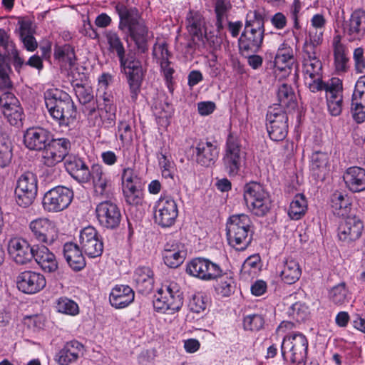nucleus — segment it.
Instances as JSON below:
<instances>
[{"label": "nucleus", "mask_w": 365, "mask_h": 365, "mask_svg": "<svg viewBox=\"0 0 365 365\" xmlns=\"http://www.w3.org/2000/svg\"><path fill=\"white\" fill-rule=\"evenodd\" d=\"M135 298V292L128 285L115 286L109 295V301L112 307L123 309L130 304Z\"/></svg>", "instance_id": "473e14b6"}, {"label": "nucleus", "mask_w": 365, "mask_h": 365, "mask_svg": "<svg viewBox=\"0 0 365 365\" xmlns=\"http://www.w3.org/2000/svg\"><path fill=\"white\" fill-rule=\"evenodd\" d=\"M329 157L327 153L314 152L310 157V170L316 178H324L329 168Z\"/></svg>", "instance_id": "58836bf2"}, {"label": "nucleus", "mask_w": 365, "mask_h": 365, "mask_svg": "<svg viewBox=\"0 0 365 365\" xmlns=\"http://www.w3.org/2000/svg\"><path fill=\"white\" fill-rule=\"evenodd\" d=\"M308 341L300 332L287 334L281 344V354L285 363L296 364L306 361L307 358Z\"/></svg>", "instance_id": "6e6552de"}, {"label": "nucleus", "mask_w": 365, "mask_h": 365, "mask_svg": "<svg viewBox=\"0 0 365 365\" xmlns=\"http://www.w3.org/2000/svg\"><path fill=\"white\" fill-rule=\"evenodd\" d=\"M178 215L175 200L168 195L161 196L154 206L155 222L163 227L172 226Z\"/></svg>", "instance_id": "dca6fc26"}, {"label": "nucleus", "mask_w": 365, "mask_h": 365, "mask_svg": "<svg viewBox=\"0 0 365 365\" xmlns=\"http://www.w3.org/2000/svg\"><path fill=\"white\" fill-rule=\"evenodd\" d=\"M307 210V201L303 194H297L290 203L288 215L293 220L301 219Z\"/></svg>", "instance_id": "c03bdc74"}, {"label": "nucleus", "mask_w": 365, "mask_h": 365, "mask_svg": "<svg viewBox=\"0 0 365 365\" xmlns=\"http://www.w3.org/2000/svg\"><path fill=\"white\" fill-rule=\"evenodd\" d=\"M14 43L9 40L7 34L0 29V88H6L11 86L9 72L11 68L6 61V53Z\"/></svg>", "instance_id": "7c9ffc66"}, {"label": "nucleus", "mask_w": 365, "mask_h": 365, "mask_svg": "<svg viewBox=\"0 0 365 365\" xmlns=\"http://www.w3.org/2000/svg\"><path fill=\"white\" fill-rule=\"evenodd\" d=\"M13 83L11 81V86L6 88H1V94L0 95V108L1 109L5 108H9L11 106L19 104V99L16 97L13 93Z\"/></svg>", "instance_id": "13d9d810"}, {"label": "nucleus", "mask_w": 365, "mask_h": 365, "mask_svg": "<svg viewBox=\"0 0 365 365\" xmlns=\"http://www.w3.org/2000/svg\"><path fill=\"white\" fill-rule=\"evenodd\" d=\"M116 107L114 103V95L112 91L97 92V99L93 106Z\"/></svg>", "instance_id": "69168bd1"}, {"label": "nucleus", "mask_w": 365, "mask_h": 365, "mask_svg": "<svg viewBox=\"0 0 365 365\" xmlns=\"http://www.w3.org/2000/svg\"><path fill=\"white\" fill-rule=\"evenodd\" d=\"M243 197L248 210L257 216H264L270 210L272 202L269 193L256 182H250L243 187Z\"/></svg>", "instance_id": "0eeeda50"}, {"label": "nucleus", "mask_w": 365, "mask_h": 365, "mask_svg": "<svg viewBox=\"0 0 365 365\" xmlns=\"http://www.w3.org/2000/svg\"><path fill=\"white\" fill-rule=\"evenodd\" d=\"M8 122L14 126H20L24 118V111L21 104L1 109Z\"/></svg>", "instance_id": "8fccbe9b"}, {"label": "nucleus", "mask_w": 365, "mask_h": 365, "mask_svg": "<svg viewBox=\"0 0 365 365\" xmlns=\"http://www.w3.org/2000/svg\"><path fill=\"white\" fill-rule=\"evenodd\" d=\"M113 4L120 18L119 28L128 31L140 52H146L148 48L147 45L148 28L142 19L138 9L129 6L128 0L113 3Z\"/></svg>", "instance_id": "f257e3e1"}, {"label": "nucleus", "mask_w": 365, "mask_h": 365, "mask_svg": "<svg viewBox=\"0 0 365 365\" xmlns=\"http://www.w3.org/2000/svg\"><path fill=\"white\" fill-rule=\"evenodd\" d=\"M346 187L352 192L365 190V169L353 166L349 168L343 176Z\"/></svg>", "instance_id": "72a5a7b5"}, {"label": "nucleus", "mask_w": 365, "mask_h": 365, "mask_svg": "<svg viewBox=\"0 0 365 365\" xmlns=\"http://www.w3.org/2000/svg\"><path fill=\"white\" fill-rule=\"evenodd\" d=\"M123 194L125 202L129 205H137L143 200V191L138 183L122 186Z\"/></svg>", "instance_id": "de8ad7c7"}, {"label": "nucleus", "mask_w": 365, "mask_h": 365, "mask_svg": "<svg viewBox=\"0 0 365 365\" xmlns=\"http://www.w3.org/2000/svg\"><path fill=\"white\" fill-rule=\"evenodd\" d=\"M361 24V17L359 14L358 12H354L344 28L345 32L349 36V41H354L359 38Z\"/></svg>", "instance_id": "864d4df0"}, {"label": "nucleus", "mask_w": 365, "mask_h": 365, "mask_svg": "<svg viewBox=\"0 0 365 365\" xmlns=\"http://www.w3.org/2000/svg\"><path fill=\"white\" fill-rule=\"evenodd\" d=\"M96 217L99 224L105 228L113 230L118 227L121 220V212L118 205L110 201L105 200L96 206Z\"/></svg>", "instance_id": "6ab92c4d"}, {"label": "nucleus", "mask_w": 365, "mask_h": 365, "mask_svg": "<svg viewBox=\"0 0 365 365\" xmlns=\"http://www.w3.org/2000/svg\"><path fill=\"white\" fill-rule=\"evenodd\" d=\"M329 300L336 306H344L351 299V294L345 283H339L332 287L328 292Z\"/></svg>", "instance_id": "79ce46f5"}, {"label": "nucleus", "mask_w": 365, "mask_h": 365, "mask_svg": "<svg viewBox=\"0 0 365 365\" xmlns=\"http://www.w3.org/2000/svg\"><path fill=\"white\" fill-rule=\"evenodd\" d=\"M131 123L127 120H120L118 125V134L122 143H129L133 140Z\"/></svg>", "instance_id": "680f3d73"}, {"label": "nucleus", "mask_w": 365, "mask_h": 365, "mask_svg": "<svg viewBox=\"0 0 365 365\" xmlns=\"http://www.w3.org/2000/svg\"><path fill=\"white\" fill-rule=\"evenodd\" d=\"M192 149L193 158L201 166L212 167L218 159L220 148L216 142L200 140Z\"/></svg>", "instance_id": "412c9836"}, {"label": "nucleus", "mask_w": 365, "mask_h": 365, "mask_svg": "<svg viewBox=\"0 0 365 365\" xmlns=\"http://www.w3.org/2000/svg\"><path fill=\"white\" fill-rule=\"evenodd\" d=\"M71 148V142L65 138H52L41 150V161L47 167H54L65 160Z\"/></svg>", "instance_id": "ddd939ff"}, {"label": "nucleus", "mask_w": 365, "mask_h": 365, "mask_svg": "<svg viewBox=\"0 0 365 365\" xmlns=\"http://www.w3.org/2000/svg\"><path fill=\"white\" fill-rule=\"evenodd\" d=\"M12 143L9 135L0 133V168L7 167L12 159Z\"/></svg>", "instance_id": "a18cd8bd"}, {"label": "nucleus", "mask_w": 365, "mask_h": 365, "mask_svg": "<svg viewBox=\"0 0 365 365\" xmlns=\"http://www.w3.org/2000/svg\"><path fill=\"white\" fill-rule=\"evenodd\" d=\"M230 7L228 0H216L215 13L217 16L216 26L220 31L223 28V23L226 16V14Z\"/></svg>", "instance_id": "bf43d9fd"}, {"label": "nucleus", "mask_w": 365, "mask_h": 365, "mask_svg": "<svg viewBox=\"0 0 365 365\" xmlns=\"http://www.w3.org/2000/svg\"><path fill=\"white\" fill-rule=\"evenodd\" d=\"M63 255L69 266L74 270H81L86 262L83 255L82 249L73 242H67L63 245Z\"/></svg>", "instance_id": "c9c22d12"}, {"label": "nucleus", "mask_w": 365, "mask_h": 365, "mask_svg": "<svg viewBox=\"0 0 365 365\" xmlns=\"http://www.w3.org/2000/svg\"><path fill=\"white\" fill-rule=\"evenodd\" d=\"M84 347L78 341L73 340L67 342L59 350L55 356V361L59 365H69L76 362L83 354Z\"/></svg>", "instance_id": "2f4dec72"}, {"label": "nucleus", "mask_w": 365, "mask_h": 365, "mask_svg": "<svg viewBox=\"0 0 365 365\" xmlns=\"http://www.w3.org/2000/svg\"><path fill=\"white\" fill-rule=\"evenodd\" d=\"M264 324V318L259 314L247 315L243 320L245 329L250 331H258L262 328Z\"/></svg>", "instance_id": "e2e57ef3"}, {"label": "nucleus", "mask_w": 365, "mask_h": 365, "mask_svg": "<svg viewBox=\"0 0 365 365\" xmlns=\"http://www.w3.org/2000/svg\"><path fill=\"white\" fill-rule=\"evenodd\" d=\"M73 197V191L64 186H56L47 191L43 197V207L48 212H58L66 209Z\"/></svg>", "instance_id": "f8f14e48"}, {"label": "nucleus", "mask_w": 365, "mask_h": 365, "mask_svg": "<svg viewBox=\"0 0 365 365\" xmlns=\"http://www.w3.org/2000/svg\"><path fill=\"white\" fill-rule=\"evenodd\" d=\"M66 170L77 182L87 183L91 180V169L80 157L67 154L64 160Z\"/></svg>", "instance_id": "bb28decb"}, {"label": "nucleus", "mask_w": 365, "mask_h": 365, "mask_svg": "<svg viewBox=\"0 0 365 365\" xmlns=\"http://www.w3.org/2000/svg\"><path fill=\"white\" fill-rule=\"evenodd\" d=\"M186 272L190 276L205 281L215 280L222 274V269L219 264L202 257L190 260L187 264Z\"/></svg>", "instance_id": "4468645a"}, {"label": "nucleus", "mask_w": 365, "mask_h": 365, "mask_svg": "<svg viewBox=\"0 0 365 365\" xmlns=\"http://www.w3.org/2000/svg\"><path fill=\"white\" fill-rule=\"evenodd\" d=\"M36 246L31 247L24 238L14 237L9 241L8 252L16 264H25L34 258Z\"/></svg>", "instance_id": "393cba45"}, {"label": "nucleus", "mask_w": 365, "mask_h": 365, "mask_svg": "<svg viewBox=\"0 0 365 365\" xmlns=\"http://www.w3.org/2000/svg\"><path fill=\"white\" fill-rule=\"evenodd\" d=\"M183 304L182 293L179 284L174 282H166L158 290L153 300V307L158 312L173 314Z\"/></svg>", "instance_id": "423d86ee"}, {"label": "nucleus", "mask_w": 365, "mask_h": 365, "mask_svg": "<svg viewBox=\"0 0 365 365\" xmlns=\"http://www.w3.org/2000/svg\"><path fill=\"white\" fill-rule=\"evenodd\" d=\"M185 252L180 248L177 243H167L163 252L165 264L171 268L180 266L184 261Z\"/></svg>", "instance_id": "4c0bfd02"}, {"label": "nucleus", "mask_w": 365, "mask_h": 365, "mask_svg": "<svg viewBox=\"0 0 365 365\" xmlns=\"http://www.w3.org/2000/svg\"><path fill=\"white\" fill-rule=\"evenodd\" d=\"M204 20L197 12H189L187 16V29L193 38L200 40L204 35Z\"/></svg>", "instance_id": "37998d69"}, {"label": "nucleus", "mask_w": 365, "mask_h": 365, "mask_svg": "<svg viewBox=\"0 0 365 365\" xmlns=\"http://www.w3.org/2000/svg\"><path fill=\"white\" fill-rule=\"evenodd\" d=\"M264 33L263 13L259 10L248 11L244 31L238 41L240 53L248 55L258 52L263 43Z\"/></svg>", "instance_id": "f03ea898"}, {"label": "nucleus", "mask_w": 365, "mask_h": 365, "mask_svg": "<svg viewBox=\"0 0 365 365\" xmlns=\"http://www.w3.org/2000/svg\"><path fill=\"white\" fill-rule=\"evenodd\" d=\"M267 129L274 141L284 140L288 133V117L280 108H269L267 114Z\"/></svg>", "instance_id": "f3484780"}, {"label": "nucleus", "mask_w": 365, "mask_h": 365, "mask_svg": "<svg viewBox=\"0 0 365 365\" xmlns=\"http://www.w3.org/2000/svg\"><path fill=\"white\" fill-rule=\"evenodd\" d=\"M91 180L93 194L101 199H108L113 194V181L103 166L94 164L91 167Z\"/></svg>", "instance_id": "a211bd4d"}, {"label": "nucleus", "mask_w": 365, "mask_h": 365, "mask_svg": "<svg viewBox=\"0 0 365 365\" xmlns=\"http://www.w3.org/2000/svg\"><path fill=\"white\" fill-rule=\"evenodd\" d=\"M159 165L161 168L162 176L165 178H173L175 166L173 162L170 160L165 155L159 158Z\"/></svg>", "instance_id": "338daca9"}, {"label": "nucleus", "mask_w": 365, "mask_h": 365, "mask_svg": "<svg viewBox=\"0 0 365 365\" xmlns=\"http://www.w3.org/2000/svg\"><path fill=\"white\" fill-rule=\"evenodd\" d=\"M37 194L36 176L31 172L20 176L15 190L16 202L23 207L31 205Z\"/></svg>", "instance_id": "2eb2a0df"}, {"label": "nucleus", "mask_w": 365, "mask_h": 365, "mask_svg": "<svg viewBox=\"0 0 365 365\" xmlns=\"http://www.w3.org/2000/svg\"><path fill=\"white\" fill-rule=\"evenodd\" d=\"M277 98L279 102V106H274L272 108H280L282 110L285 108L294 107V93L292 88L287 84H282L279 86L277 93Z\"/></svg>", "instance_id": "49530a36"}, {"label": "nucleus", "mask_w": 365, "mask_h": 365, "mask_svg": "<svg viewBox=\"0 0 365 365\" xmlns=\"http://www.w3.org/2000/svg\"><path fill=\"white\" fill-rule=\"evenodd\" d=\"M153 56L159 65L170 61L171 53L165 41H157L153 48Z\"/></svg>", "instance_id": "6e6d98bb"}, {"label": "nucleus", "mask_w": 365, "mask_h": 365, "mask_svg": "<svg viewBox=\"0 0 365 365\" xmlns=\"http://www.w3.org/2000/svg\"><path fill=\"white\" fill-rule=\"evenodd\" d=\"M348 59L346 57L341 46H336L334 49V63L337 71L345 72L347 68Z\"/></svg>", "instance_id": "774afa93"}, {"label": "nucleus", "mask_w": 365, "mask_h": 365, "mask_svg": "<svg viewBox=\"0 0 365 365\" xmlns=\"http://www.w3.org/2000/svg\"><path fill=\"white\" fill-rule=\"evenodd\" d=\"M247 153L238 136L230 133L226 139L222 158L225 172L229 177L239 175L246 163Z\"/></svg>", "instance_id": "39448f33"}, {"label": "nucleus", "mask_w": 365, "mask_h": 365, "mask_svg": "<svg viewBox=\"0 0 365 365\" xmlns=\"http://www.w3.org/2000/svg\"><path fill=\"white\" fill-rule=\"evenodd\" d=\"M105 36L110 51L116 52L119 59L125 56L123 44L117 33L113 31H108L106 32Z\"/></svg>", "instance_id": "5fc2aeb1"}, {"label": "nucleus", "mask_w": 365, "mask_h": 365, "mask_svg": "<svg viewBox=\"0 0 365 365\" xmlns=\"http://www.w3.org/2000/svg\"><path fill=\"white\" fill-rule=\"evenodd\" d=\"M116 107L86 106L85 112L91 124L97 127L110 128L115 125L116 120Z\"/></svg>", "instance_id": "4be33fe9"}, {"label": "nucleus", "mask_w": 365, "mask_h": 365, "mask_svg": "<svg viewBox=\"0 0 365 365\" xmlns=\"http://www.w3.org/2000/svg\"><path fill=\"white\" fill-rule=\"evenodd\" d=\"M44 101L50 115L60 125H68L76 118V107L66 93L56 88L48 89L44 93Z\"/></svg>", "instance_id": "7ed1b4c3"}, {"label": "nucleus", "mask_w": 365, "mask_h": 365, "mask_svg": "<svg viewBox=\"0 0 365 365\" xmlns=\"http://www.w3.org/2000/svg\"><path fill=\"white\" fill-rule=\"evenodd\" d=\"M323 90L327 93V107L333 116L340 115L342 110V82L337 78H333Z\"/></svg>", "instance_id": "a878e982"}, {"label": "nucleus", "mask_w": 365, "mask_h": 365, "mask_svg": "<svg viewBox=\"0 0 365 365\" xmlns=\"http://www.w3.org/2000/svg\"><path fill=\"white\" fill-rule=\"evenodd\" d=\"M207 302V297L205 295L197 293L190 299L188 307L191 312L200 314L205 311Z\"/></svg>", "instance_id": "052dcab7"}, {"label": "nucleus", "mask_w": 365, "mask_h": 365, "mask_svg": "<svg viewBox=\"0 0 365 365\" xmlns=\"http://www.w3.org/2000/svg\"><path fill=\"white\" fill-rule=\"evenodd\" d=\"M51 139L50 132L41 127L29 128L24 133V143L30 150H41Z\"/></svg>", "instance_id": "c85d7f7f"}, {"label": "nucleus", "mask_w": 365, "mask_h": 365, "mask_svg": "<svg viewBox=\"0 0 365 365\" xmlns=\"http://www.w3.org/2000/svg\"><path fill=\"white\" fill-rule=\"evenodd\" d=\"M324 31L309 29V36L304 43L302 51L308 54L316 53V48L323 41V34Z\"/></svg>", "instance_id": "09e8293b"}, {"label": "nucleus", "mask_w": 365, "mask_h": 365, "mask_svg": "<svg viewBox=\"0 0 365 365\" xmlns=\"http://www.w3.org/2000/svg\"><path fill=\"white\" fill-rule=\"evenodd\" d=\"M46 284L45 277L37 272L24 271L16 277V286L19 291L28 294L39 292Z\"/></svg>", "instance_id": "b1692460"}, {"label": "nucleus", "mask_w": 365, "mask_h": 365, "mask_svg": "<svg viewBox=\"0 0 365 365\" xmlns=\"http://www.w3.org/2000/svg\"><path fill=\"white\" fill-rule=\"evenodd\" d=\"M133 281L140 292L148 294L153 287V272L150 267H138L133 274Z\"/></svg>", "instance_id": "e433bc0d"}, {"label": "nucleus", "mask_w": 365, "mask_h": 365, "mask_svg": "<svg viewBox=\"0 0 365 365\" xmlns=\"http://www.w3.org/2000/svg\"><path fill=\"white\" fill-rule=\"evenodd\" d=\"M351 113L357 123L365 121V75L359 77L355 83L351 97Z\"/></svg>", "instance_id": "cd10ccee"}, {"label": "nucleus", "mask_w": 365, "mask_h": 365, "mask_svg": "<svg viewBox=\"0 0 365 365\" xmlns=\"http://www.w3.org/2000/svg\"><path fill=\"white\" fill-rule=\"evenodd\" d=\"M56 309L58 312L71 316H76L79 313L78 304L66 297H61L56 300Z\"/></svg>", "instance_id": "3c124183"}, {"label": "nucleus", "mask_w": 365, "mask_h": 365, "mask_svg": "<svg viewBox=\"0 0 365 365\" xmlns=\"http://www.w3.org/2000/svg\"><path fill=\"white\" fill-rule=\"evenodd\" d=\"M119 62L120 68L127 78L130 98L135 101L137 100L140 92V88L144 76L141 61L134 54L128 53L120 58Z\"/></svg>", "instance_id": "9d476101"}, {"label": "nucleus", "mask_w": 365, "mask_h": 365, "mask_svg": "<svg viewBox=\"0 0 365 365\" xmlns=\"http://www.w3.org/2000/svg\"><path fill=\"white\" fill-rule=\"evenodd\" d=\"M74 91L76 97L78 98L80 103L86 106H91L89 104L93 101L94 96L91 87L85 86L80 83H76L74 87Z\"/></svg>", "instance_id": "4d7b16f0"}, {"label": "nucleus", "mask_w": 365, "mask_h": 365, "mask_svg": "<svg viewBox=\"0 0 365 365\" xmlns=\"http://www.w3.org/2000/svg\"><path fill=\"white\" fill-rule=\"evenodd\" d=\"M81 248L88 257L101 256L103 250V244L98 231L92 226L82 229L79 235Z\"/></svg>", "instance_id": "aec40b11"}, {"label": "nucleus", "mask_w": 365, "mask_h": 365, "mask_svg": "<svg viewBox=\"0 0 365 365\" xmlns=\"http://www.w3.org/2000/svg\"><path fill=\"white\" fill-rule=\"evenodd\" d=\"M54 56L59 61L68 63L72 66L76 60L73 48L69 44L56 46L54 48Z\"/></svg>", "instance_id": "603ef678"}, {"label": "nucleus", "mask_w": 365, "mask_h": 365, "mask_svg": "<svg viewBox=\"0 0 365 365\" xmlns=\"http://www.w3.org/2000/svg\"><path fill=\"white\" fill-rule=\"evenodd\" d=\"M301 274L302 269L298 262L293 259H286L280 271L281 279L286 284H292L299 280Z\"/></svg>", "instance_id": "ea45409f"}, {"label": "nucleus", "mask_w": 365, "mask_h": 365, "mask_svg": "<svg viewBox=\"0 0 365 365\" xmlns=\"http://www.w3.org/2000/svg\"><path fill=\"white\" fill-rule=\"evenodd\" d=\"M252 221L245 214L233 215L227 222V236L229 245L239 251H243L250 244L252 235Z\"/></svg>", "instance_id": "20e7f679"}, {"label": "nucleus", "mask_w": 365, "mask_h": 365, "mask_svg": "<svg viewBox=\"0 0 365 365\" xmlns=\"http://www.w3.org/2000/svg\"><path fill=\"white\" fill-rule=\"evenodd\" d=\"M31 236L41 245H52L58 238L56 223L47 217H38L29 224Z\"/></svg>", "instance_id": "9b49d317"}, {"label": "nucleus", "mask_w": 365, "mask_h": 365, "mask_svg": "<svg viewBox=\"0 0 365 365\" xmlns=\"http://www.w3.org/2000/svg\"><path fill=\"white\" fill-rule=\"evenodd\" d=\"M330 205L334 215L344 216L349 211L351 203L347 194L336 191L331 196Z\"/></svg>", "instance_id": "a19ab883"}, {"label": "nucleus", "mask_w": 365, "mask_h": 365, "mask_svg": "<svg viewBox=\"0 0 365 365\" xmlns=\"http://www.w3.org/2000/svg\"><path fill=\"white\" fill-rule=\"evenodd\" d=\"M302 72L305 86L315 93L323 91L328 83L322 80V63L316 53L308 54L302 51Z\"/></svg>", "instance_id": "1a4fd4ad"}, {"label": "nucleus", "mask_w": 365, "mask_h": 365, "mask_svg": "<svg viewBox=\"0 0 365 365\" xmlns=\"http://www.w3.org/2000/svg\"><path fill=\"white\" fill-rule=\"evenodd\" d=\"M288 314L297 322H301L307 318L308 308L304 304L296 302L289 307Z\"/></svg>", "instance_id": "0e129e2a"}, {"label": "nucleus", "mask_w": 365, "mask_h": 365, "mask_svg": "<svg viewBox=\"0 0 365 365\" xmlns=\"http://www.w3.org/2000/svg\"><path fill=\"white\" fill-rule=\"evenodd\" d=\"M48 246L36 245L34 258L44 272H53L58 269V262L54 254L48 248Z\"/></svg>", "instance_id": "f704fd0d"}, {"label": "nucleus", "mask_w": 365, "mask_h": 365, "mask_svg": "<svg viewBox=\"0 0 365 365\" xmlns=\"http://www.w3.org/2000/svg\"><path fill=\"white\" fill-rule=\"evenodd\" d=\"M364 223L357 216H349L339 225V240L345 245H351L358 240L363 232Z\"/></svg>", "instance_id": "5701e85b"}, {"label": "nucleus", "mask_w": 365, "mask_h": 365, "mask_svg": "<svg viewBox=\"0 0 365 365\" xmlns=\"http://www.w3.org/2000/svg\"><path fill=\"white\" fill-rule=\"evenodd\" d=\"M296 60L294 51L287 42H283L279 46L274 61V72H282V77L289 75Z\"/></svg>", "instance_id": "c756f323"}]
</instances>
